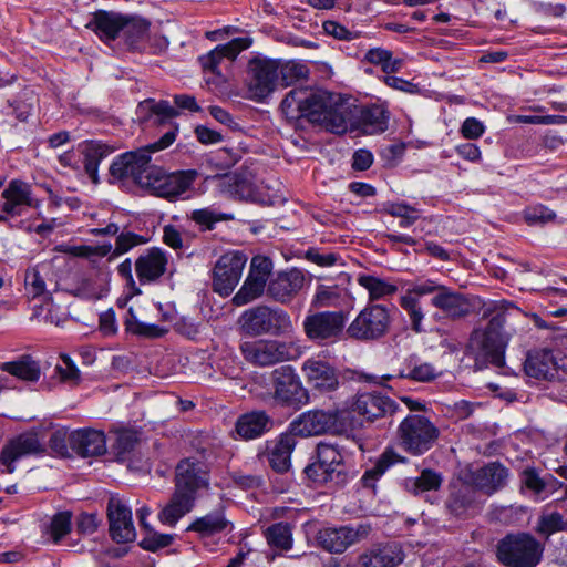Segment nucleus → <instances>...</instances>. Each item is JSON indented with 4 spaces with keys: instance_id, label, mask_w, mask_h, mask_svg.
<instances>
[{
    "instance_id": "69168bd1",
    "label": "nucleus",
    "mask_w": 567,
    "mask_h": 567,
    "mask_svg": "<svg viewBox=\"0 0 567 567\" xmlns=\"http://www.w3.org/2000/svg\"><path fill=\"white\" fill-rule=\"evenodd\" d=\"M62 362L55 367V371L63 382L71 384L80 380V371L68 355H62Z\"/></svg>"
},
{
    "instance_id": "4468645a",
    "label": "nucleus",
    "mask_w": 567,
    "mask_h": 567,
    "mask_svg": "<svg viewBox=\"0 0 567 567\" xmlns=\"http://www.w3.org/2000/svg\"><path fill=\"white\" fill-rule=\"evenodd\" d=\"M339 410H312L300 414L291 423L292 434L303 437L321 435L334 431L340 422Z\"/></svg>"
},
{
    "instance_id": "3c124183",
    "label": "nucleus",
    "mask_w": 567,
    "mask_h": 567,
    "mask_svg": "<svg viewBox=\"0 0 567 567\" xmlns=\"http://www.w3.org/2000/svg\"><path fill=\"white\" fill-rule=\"evenodd\" d=\"M439 375L436 369L430 363H420L406 369H401L398 373L400 379H411L417 382H429Z\"/></svg>"
},
{
    "instance_id": "ea45409f",
    "label": "nucleus",
    "mask_w": 567,
    "mask_h": 567,
    "mask_svg": "<svg viewBox=\"0 0 567 567\" xmlns=\"http://www.w3.org/2000/svg\"><path fill=\"white\" fill-rule=\"evenodd\" d=\"M305 474L315 484H327L333 482L336 484H343L347 481L344 471L333 470L327 465L321 464L318 458L305 467Z\"/></svg>"
},
{
    "instance_id": "c756f323",
    "label": "nucleus",
    "mask_w": 567,
    "mask_h": 567,
    "mask_svg": "<svg viewBox=\"0 0 567 567\" xmlns=\"http://www.w3.org/2000/svg\"><path fill=\"white\" fill-rule=\"evenodd\" d=\"M272 426L270 416L264 411H252L240 415L236 422V432L244 440H254Z\"/></svg>"
},
{
    "instance_id": "4d7b16f0",
    "label": "nucleus",
    "mask_w": 567,
    "mask_h": 567,
    "mask_svg": "<svg viewBox=\"0 0 567 567\" xmlns=\"http://www.w3.org/2000/svg\"><path fill=\"white\" fill-rule=\"evenodd\" d=\"M137 436L130 431L121 432L113 445L114 453L118 461H126L135 449Z\"/></svg>"
},
{
    "instance_id": "a211bd4d",
    "label": "nucleus",
    "mask_w": 567,
    "mask_h": 567,
    "mask_svg": "<svg viewBox=\"0 0 567 567\" xmlns=\"http://www.w3.org/2000/svg\"><path fill=\"white\" fill-rule=\"evenodd\" d=\"M110 534L116 543H130L135 539L136 532L132 520V511L121 498L112 496L107 503Z\"/></svg>"
},
{
    "instance_id": "79ce46f5",
    "label": "nucleus",
    "mask_w": 567,
    "mask_h": 567,
    "mask_svg": "<svg viewBox=\"0 0 567 567\" xmlns=\"http://www.w3.org/2000/svg\"><path fill=\"white\" fill-rule=\"evenodd\" d=\"M124 324L127 332L145 338H161L168 331L158 324L141 321L133 308L127 310Z\"/></svg>"
},
{
    "instance_id": "f257e3e1",
    "label": "nucleus",
    "mask_w": 567,
    "mask_h": 567,
    "mask_svg": "<svg viewBox=\"0 0 567 567\" xmlns=\"http://www.w3.org/2000/svg\"><path fill=\"white\" fill-rule=\"evenodd\" d=\"M114 179H132L142 188L168 200L188 197L193 184L198 177L195 169L166 173L162 167L151 164L147 150L126 152L117 156L110 166Z\"/></svg>"
},
{
    "instance_id": "9d476101",
    "label": "nucleus",
    "mask_w": 567,
    "mask_h": 567,
    "mask_svg": "<svg viewBox=\"0 0 567 567\" xmlns=\"http://www.w3.org/2000/svg\"><path fill=\"white\" fill-rule=\"evenodd\" d=\"M391 324L390 310L383 305H368L348 326L349 338L358 341H374L384 337Z\"/></svg>"
},
{
    "instance_id": "39448f33",
    "label": "nucleus",
    "mask_w": 567,
    "mask_h": 567,
    "mask_svg": "<svg viewBox=\"0 0 567 567\" xmlns=\"http://www.w3.org/2000/svg\"><path fill=\"white\" fill-rule=\"evenodd\" d=\"M336 95L313 91L309 87L292 89L280 104L281 112L289 121L306 118L311 123L320 124L324 121L326 112Z\"/></svg>"
},
{
    "instance_id": "393cba45",
    "label": "nucleus",
    "mask_w": 567,
    "mask_h": 567,
    "mask_svg": "<svg viewBox=\"0 0 567 567\" xmlns=\"http://www.w3.org/2000/svg\"><path fill=\"white\" fill-rule=\"evenodd\" d=\"M352 410L365 421L373 422L394 411V402L388 396L378 393H361L353 404Z\"/></svg>"
},
{
    "instance_id": "4c0bfd02",
    "label": "nucleus",
    "mask_w": 567,
    "mask_h": 567,
    "mask_svg": "<svg viewBox=\"0 0 567 567\" xmlns=\"http://www.w3.org/2000/svg\"><path fill=\"white\" fill-rule=\"evenodd\" d=\"M237 192L241 196L247 197L252 202L260 203L262 205H275L281 200V196L271 186L261 182L259 185H255L249 181L243 179L236 184Z\"/></svg>"
},
{
    "instance_id": "37998d69",
    "label": "nucleus",
    "mask_w": 567,
    "mask_h": 567,
    "mask_svg": "<svg viewBox=\"0 0 567 567\" xmlns=\"http://www.w3.org/2000/svg\"><path fill=\"white\" fill-rule=\"evenodd\" d=\"M348 299L346 289L338 286H319L315 295L313 305L318 308L340 307Z\"/></svg>"
},
{
    "instance_id": "7ed1b4c3",
    "label": "nucleus",
    "mask_w": 567,
    "mask_h": 567,
    "mask_svg": "<svg viewBox=\"0 0 567 567\" xmlns=\"http://www.w3.org/2000/svg\"><path fill=\"white\" fill-rule=\"evenodd\" d=\"M241 336L257 338L261 336H290L295 328L287 311L265 305L246 309L237 320Z\"/></svg>"
},
{
    "instance_id": "1a4fd4ad",
    "label": "nucleus",
    "mask_w": 567,
    "mask_h": 567,
    "mask_svg": "<svg viewBox=\"0 0 567 567\" xmlns=\"http://www.w3.org/2000/svg\"><path fill=\"white\" fill-rule=\"evenodd\" d=\"M239 348L245 360L258 367L296 360L300 355L299 348L293 342L276 339L244 341Z\"/></svg>"
},
{
    "instance_id": "6e6d98bb",
    "label": "nucleus",
    "mask_w": 567,
    "mask_h": 567,
    "mask_svg": "<svg viewBox=\"0 0 567 567\" xmlns=\"http://www.w3.org/2000/svg\"><path fill=\"white\" fill-rule=\"evenodd\" d=\"M317 458L321 464L332 467L333 470H343V456L337 446L328 443H319L317 445Z\"/></svg>"
},
{
    "instance_id": "f03ea898",
    "label": "nucleus",
    "mask_w": 567,
    "mask_h": 567,
    "mask_svg": "<svg viewBox=\"0 0 567 567\" xmlns=\"http://www.w3.org/2000/svg\"><path fill=\"white\" fill-rule=\"evenodd\" d=\"M208 465L197 457H187L176 466L175 491L167 505L158 514V519L168 526L189 513L200 489L208 488Z\"/></svg>"
},
{
    "instance_id": "473e14b6",
    "label": "nucleus",
    "mask_w": 567,
    "mask_h": 567,
    "mask_svg": "<svg viewBox=\"0 0 567 567\" xmlns=\"http://www.w3.org/2000/svg\"><path fill=\"white\" fill-rule=\"evenodd\" d=\"M323 116L324 121H321L320 125L332 133L342 134L347 132L349 126H352L353 115L350 107L337 96H334Z\"/></svg>"
},
{
    "instance_id": "ddd939ff",
    "label": "nucleus",
    "mask_w": 567,
    "mask_h": 567,
    "mask_svg": "<svg viewBox=\"0 0 567 567\" xmlns=\"http://www.w3.org/2000/svg\"><path fill=\"white\" fill-rule=\"evenodd\" d=\"M247 257L240 251H228L220 256L213 269V290L221 297L229 296L238 285Z\"/></svg>"
},
{
    "instance_id": "c9c22d12",
    "label": "nucleus",
    "mask_w": 567,
    "mask_h": 567,
    "mask_svg": "<svg viewBox=\"0 0 567 567\" xmlns=\"http://www.w3.org/2000/svg\"><path fill=\"white\" fill-rule=\"evenodd\" d=\"M0 370L25 382H37L41 375L40 364L28 354L0 363Z\"/></svg>"
},
{
    "instance_id": "6e6552de",
    "label": "nucleus",
    "mask_w": 567,
    "mask_h": 567,
    "mask_svg": "<svg viewBox=\"0 0 567 567\" xmlns=\"http://www.w3.org/2000/svg\"><path fill=\"white\" fill-rule=\"evenodd\" d=\"M543 551L542 544L529 534L508 535L497 546V557L507 567H536Z\"/></svg>"
},
{
    "instance_id": "774afa93",
    "label": "nucleus",
    "mask_w": 567,
    "mask_h": 567,
    "mask_svg": "<svg viewBox=\"0 0 567 567\" xmlns=\"http://www.w3.org/2000/svg\"><path fill=\"white\" fill-rule=\"evenodd\" d=\"M306 259L320 267H331L339 261L340 256L334 252H327L316 248H310L306 252Z\"/></svg>"
},
{
    "instance_id": "a18cd8bd",
    "label": "nucleus",
    "mask_w": 567,
    "mask_h": 567,
    "mask_svg": "<svg viewBox=\"0 0 567 567\" xmlns=\"http://www.w3.org/2000/svg\"><path fill=\"white\" fill-rule=\"evenodd\" d=\"M567 528V522L558 512L543 513L535 527L536 533L539 536L548 538L550 535L565 530Z\"/></svg>"
},
{
    "instance_id": "b1692460",
    "label": "nucleus",
    "mask_w": 567,
    "mask_h": 567,
    "mask_svg": "<svg viewBox=\"0 0 567 567\" xmlns=\"http://www.w3.org/2000/svg\"><path fill=\"white\" fill-rule=\"evenodd\" d=\"M432 306L442 310L451 319H461L471 313L474 303L464 295L446 287L439 290L431 299Z\"/></svg>"
},
{
    "instance_id": "aec40b11",
    "label": "nucleus",
    "mask_w": 567,
    "mask_h": 567,
    "mask_svg": "<svg viewBox=\"0 0 567 567\" xmlns=\"http://www.w3.org/2000/svg\"><path fill=\"white\" fill-rule=\"evenodd\" d=\"M168 255L165 250L152 247L145 249L135 260V272L141 285L157 282L166 272Z\"/></svg>"
},
{
    "instance_id": "603ef678",
    "label": "nucleus",
    "mask_w": 567,
    "mask_h": 567,
    "mask_svg": "<svg viewBox=\"0 0 567 567\" xmlns=\"http://www.w3.org/2000/svg\"><path fill=\"white\" fill-rule=\"evenodd\" d=\"M400 306L408 312L412 330L416 333L424 331L422 327L424 312L421 308L420 300L413 299L411 296H402L400 298Z\"/></svg>"
},
{
    "instance_id": "20e7f679",
    "label": "nucleus",
    "mask_w": 567,
    "mask_h": 567,
    "mask_svg": "<svg viewBox=\"0 0 567 567\" xmlns=\"http://www.w3.org/2000/svg\"><path fill=\"white\" fill-rule=\"evenodd\" d=\"M505 316L497 312L492 316L485 329H475L470 338L468 350L476 362L491 363L501 368L504 364V353L507 344L503 332Z\"/></svg>"
},
{
    "instance_id": "c03bdc74",
    "label": "nucleus",
    "mask_w": 567,
    "mask_h": 567,
    "mask_svg": "<svg viewBox=\"0 0 567 567\" xmlns=\"http://www.w3.org/2000/svg\"><path fill=\"white\" fill-rule=\"evenodd\" d=\"M278 61V83L289 86L295 82L306 79L309 74L308 66L298 61Z\"/></svg>"
},
{
    "instance_id": "7c9ffc66",
    "label": "nucleus",
    "mask_w": 567,
    "mask_h": 567,
    "mask_svg": "<svg viewBox=\"0 0 567 567\" xmlns=\"http://www.w3.org/2000/svg\"><path fill=\"white\" fill-rule=\"evenodd\" d=\"M233 529L231 523L225 516L223 506L207 513L204 516L197 517L188 527V532H195L200 537H210L213 535Z\"/></svg>"
},
{
    "instance_id": "09e8293b",
    "label": "nucleus",
    "mask_w": 567,
    "mask_h": 567,
    "mask_svg": "<svg viewBox=\"0 0 567 567\" xmlns=\"http://www.w3.org/2000/svg\"><path fill=\"white\" fill-rule=\"evenodd\" d=\"M141 113L150 111L152 114L157 115L159 121L171 120L178 115V111L169 104L168 101L147 99L138 104Z\"/></svg>"
},
{
    "instance_id": "412c9836",
    "label": "nucleus",
    "mask_w": 567,
    "mask_h": 567,
    "mask_svg": "<svg viewBox=\"0 0 567 567\" xmlns=\"http://www.w3.org/2000/svg\"><path fill=\"white\" fill-rule=\"evenodd\" d=\"M43 451L35 433H23L6 444L0 453V465L2 472L13 473L14 463L28 455L37 454Z\"/></svg>"
},
{
    "instance_id": "bb28decb",
    "label": "nucleus",
    "mask_w": 567,
    "mask_h": 567,
    "mask_svg": "<svg viewBox=\"0 0 567 567\" xmlns=\"http://www.w3.org/2000/svg\"><path fill=\"white\" fill-rule=\"evenodd\" d=\"M559 368L554 352L547 349L529 352L524 364L526 374L536 379H551Z\"/></svg>"
},
{
    "instance_id": "f8f14e48",
    "label": "nucleus",
    "mask_w": 567,
    "mask_h": 567,
    "mask_svg": "<svg viewBox=\"0 0 567 567\" xmlns=\"http://www.w3.org/2000/svg\"><path fill=\"white\" fill-rule=\"evenodd\" d=\"M278 84V61L254 59L248 65L246 97L256 102L269 96Z\"/></svg>"
},
{
    "instance_id": "f704fd0d",
    "label": "nucleus",
    "mask_w": 567,
    "mask_h": 567,
    "mask_svg": "<svg viewBox=\"0 0 567 567\" xmlns=\"http://www.w3.org/2000/svg\"><path fill=\"white\" fill-rule=\"evenodd\" d=\"M84 156V169L94 184L99 183L97 169L100 162L107 157L113 148L99 141H87L81 145Z\"/></svg>"
},
{
    "instance_id": "6ab92c4d",
    "label": "nucleus",
    "mask_w": 567,
    "mask_h": 567,
    "mask_svg": "<svg viewBox=\"0 0 567 567\" xmlns=\"http://www.w3.org/2000/svg\"><path fill=\"white\" fill-rule=\"evenodd\" d=\"M301 370L307 383L321 393L332 392L339 388V377L336 368L324 360L319 358L307 359L302 363Z\"/></svg>"
},
{
    "instance_id": "423d86ee",
    "label": "nucleus",
    "mask_w": 567,
    "mask_h": 567,
    "mask_svg": "<svg viewBox=\"0 0 567 567\" xmlns=\"http://www.w3.org/2000/svg\"><path fill=\"white\" fill-rule=\"evenodd\" d=\"M265 400L279 406L300 409L309 402V394L291 365H281L268 375Z\"/></svg>"
},
{
    "instance_id": "4be33fe9",
    "label": "nucleus",
    "mask_w": 567,
    "mask_h": 567,
    "mask_svg": "<svg viewBox=\"0 0 567 567\" xmlns=\"http://www.w3.org/2000/svg\"><path fill=\"white\" fill-rule=\"evenodd\" d=\"M404 560V551L398 543L371 546L358 558L357 567H398Z\"/></svg>"
},
{
    "instance_id": "338daca9",
    "label": "nucleus",
    "mask_w": 567,
    "mask_h": 567,
    "mask_svg": "<svg viewBox=\"0 0 567 567\" xmlns=\"http://www.w3.org/2000/svg\"><path fill=\"white\" fill-rule=\"evenodd\" d=\"M143 243V237L131 231L121 233L116 238L114 255H123Z\"/></svg>"
},
{
    "instance_id": "8fccbe9b",
    "label": "nucleus",
    "mask_w": 567,
    "mask_h": 567,
    "mask_svg": "<svg viewBox=\"0 0 567 567\" xmlns=\"http://www.w3.org/2000/svg\"><path fill=\"white\" fill-rule=\"evenodd\" d=\"M265 288L266 287L261 286V284L246 278L240 289L233 297L231 301L237 307L245 306L261 297Z\"/></svg>"
},
{
    "instance_id": "680f3d73",
    "label": "nucleus",
    "mask_w": 567,
    "mask_h": 567,
    "mask_svg": "<svg viewBox=\"0 0 567 567\" xmlns=\"http://www.w3.org/2000/svg\"><path fill=\"white\" fill-rule=\"evenodd\" d=\"M391 463L386 460L385 454L374 464L373 467L367 470L361 477V483L367 488H374L377 481L386 472Z\"/></svg>"
},
{
    "instance_id": "e433bc0d",
    "label": "nucleus",
    "mask_w": 567,
    "mask_h": 567,
    "mask_svg": "<svg viewBox=\"0 0 567 567\" xmlns=\"http://www.w3.org/2000/svg\"><path fill=\"white\" fill-rule=\"evenodd\" d=\"M292 528L291 524L287 522H279L265 528L262 535L269 547L281 554L292 548Z\"/></svg>"
},
{
    "instance_id": "864d4df0",
    "label": "nucleus",
    "mask_w": 567,
    "mask_h": 567,
    "mask_svg": "<svg viewBox=\"0 0 567 567\" xmlns=\"http://www.w3.org/2000/svg\"><path fill=\"white\" fill-rule=\"evenodd\" d=\"M24 287L27 293L32 298L41 297L48 293L41 268L33 267L25 271Z\"/></svg>"
},
{
    "instance_id": "13d9d810",
    "label": "nucleus",
    "mask_w": 567,
    "mask_h": 567,
    "mask_svg": "<svg viewBox=\"0 0 567 567\" xmlns=\"http://www.w3.org/2000/svg\"><path fill=\"white\" fill-rule=\"evenodd\" d=\"M174 540L172 534H161L153 529H146V535L140 543V546L148 551H157L168 547Z\"/></svg>"
},
{
    "instance_id": "dca6fc26",
    "label": "nucleus",
    "mask_w": 567,
    "mask_h": 567,
    "mask_svg": "<svg viewBox=\"0 0 567 567\" xmlns=\"http://www.w3.org/2000/svg\"><path fill=\"white\" fill-rule=\"evenodd\" d=\"M251 43L252 40L248 37L233 39L228 43L217 45L207 54L199 56V63L205 72L221 76L223 68L228 66Z\"/></svg>"
},
{
    "instance_id": "2f4dec72",
    "label": "nucleus",
    "mask_w": 567,
    "mask_h": 567,
    "mask_svg": "<svg viewBox=\"0 0 567 567\" xmlns=\"http://www.w3.org/2000/svg\"><path fill=\"white\" fill-rule=\"evenodd\" d=\"M508 478V470L501 463H489L476 472V485L486 494L491 495L503 488Z\"/></svg>"
},
{
    "instance_id": "0eeeda50",
    "label": "nucleus",
    "mask_w": 567,
    "mask_h": 567,
    "mask_svg": "<svg viewBox=\"0 0 567 567\" xmlns=\"http://www.w3.org/2000/svg\"><path fill=\"white\" fill-rule=\"evenodd\" d=\"M440 430L421 414H409L398 427V444L406 453L420 456L433 447Z\"/></svg>"
},
{
    "instance_id": "72a5a7b5",
    "label": "nucleus",
    "mask_w": 567,
    "mask_h": 567,
    "mask_svg": "<svg viewBox=\"0 0 567 567\" xmlns=\"http://www.w3.org/2000/svg\"><path fill=\"white\" fill-rule=\"evenodd\" d=\"M389 112L382 105L362 107L358 115V128L365 134L383 133L388 128Z\"/></svg>"
},
{
    "instance_id": "de8ad7c7",
    "label": "nucleus",
    "mask_w": 567,
    "mask_h": 567,
    "mask_svg": "<svg viewBox=\"0 0 567 567\" xmlns=\"http://www.w3.org/2000/svg\"><path fill=\"white\" fill-rule=\"evenodd\" d=\"M71 519L72 513L69 511L59 512L52 516L50 525L48 526V534L54 544L60 543V540L71 532Z\"/></svg>"
},
{
    "instance_id": "9b49d317",
    "label": "nucleus",
    "mask_w": 567,
    "mask_h": 567,
    "mask_svg": "<svg viewBox=\"0 0 567 567\" xmlns=\"http://www.w3.org/2000/svg\"><path fill=\"white\" fill-rule=\"evenodd\" d=\"M372 528L370 524L358 523L340 527H323L316 535L317 545L331 554H342L350 546L368 538Z\"/></svg>"
},
{
    "instance_id": "58836bf2",
    "label": "nucleus",
    "mask_w": 567,
    "mask_h": 567,
    "mask_svg": "<svg viewBox=\"0 0 567 567\" xmlns=\"http://www.w3.org/2000/svg\"><path fill=\"white\" fill-rule=\"evenodd\" d=\"M357 281L369 292L370 300L386 299L398 291L394 282L371 275H360Z\"/></svg>"
},
{
    "instance_id": "c85d7f7f",
    "label": "nucleus",
    "mask_w": 567,
    "mask_h": 567,
    "mask_svg": "<svg viewBox=\"0 0 567 567\" xmlns=\"http://www.w3.org/2000/svg\"><path fill=\"white\" fill-rule=\"evenodd\" d=\"M87 27L104 42L113 41L125 29V16L115 12L97 11Z\"/></svg>"
},
{
    "instance_id": "bf43d9fd",
    "label": "nucleus",
    "mask_w": 567,
    "mask_h": 567,
    "mask_svg": "<svg viewBox=\"0 0 567 567\" xmlns=\"http://www.w3.org/2000/svg\"><path fill=\"white\" fill-rule=\"evenodd\" d=\"M522 488L530 491L534 495H540L546 489V482L534 467H526L520 473Z\"/></svg>"
},
{
    "instance_id": "052dcab7",
    "label": "nucleus",
    "mask_w": 567,
    "mask_h": 567,
    "mask_svg": "<svg viewBox=\"0 0 567 567\" xmlns=\"http://www.w3.org/2000/svg\"><path fill=\"white\" fill-rule=\"evenodd\" d=\"M148 27V22L144 19L125 17V29L122 33L133 43L147 33Z\"/></svg>"
},
{
    "instance_id": "49530a36",
    "label": "nucleus",
    "mask_w": 567,
    "mask_h": 567,
    "mask_svg": "<svg viewBox=\"0 0 567 567\" xmlns=\"http://www.w3.org/2000/svg\"><path fill=\"white\" fill-rule=\"evenodd\" d=\"M190 219L199 227H202V229L210 230L217 223L233 219V216L229 214L219 213L213 207H205L193 210L190 214Z\"/></svg>"
},
{
    "instance_id": "a878e982",
    "label": "nucleus",
    "mask_w": 567,
    "mask_h": 567,
    "mask_svg": "<svg viewBox=\"0 0 567 567\" xmlns=\"http://www.w3.org/2000/svg\"><path fill=\"white\" fill-rule=\"evenodd\" d=\"M70 446L82 457L99 456L106 451V440L101 431L78 430L71 434Z\"/></svg>"
},
{
    "instance_id": "0e129e2a",
    "label": "nucleus",
    "mask_w": 567,
    "mask_h": 567,
    "mask_svg": "<svg viewBox=\"0 0 567 567\" xmlns=\"http://www.w3.org/2000/svg\"><path fill=\"white\" fill-rule=\"evenodd\" d=\"M555 218V213L549 208L538 205L524 212V219L528 225L545 224Z\"/></svg>"
},
{
    "instance_id": "a19ab883",
    "label": "nucleus",
    "mask_w": 567,
    "mask_h": 567,
    "mask_svg": "<svg viewBox=\"0 0 567 567\" xmlns=\"http://www.w3.org/2000/svg\"><path fill=\"white\" fill-rule=\"evenodd\" d=\"M443 482L441 473L425 468L420 476L405 480V488L414 495H421L425 492L437 491Z\"/></svg>"
},
{
    "instance_id": "5fc2aeb1",
    "label": "nucleus",
    "mask_w": 567,
    "mask_h": 567,
    "mask_svg": "<svg viewBox=\"0 0 567 567\" xmlns=\"http://www.w3.org/2000/svg\"><path fill=\"white\" fill-rule=\"evenodd\" d=\"M272 270V261L265 256H255L251 259L247 278L266 287Z\"/></svg>"
},
{
    "instance_id": "2eb2a0df",
    "label": "nucleus",
    "mask_w": 567,
    "mask_h": 567,
    "mask_svg": "<svg viewBox=\"0 0 567 567\" xmlns=\"http://www.w3.org/2000/svg\"><path fill=\"white\" fill-rule=\"evenodd\" d=\"M346 317L342 311H323L309 315L303 320L306 336L316 342L336 338L343 329Z\"/></svg>"
},
{
    "instance_id": "e2e57ef3",
    "label": "nucleus",
    "mask_w": 567,
    "mask_h": 567,
    "mask_svg": "<svg viewBox=\"0 0 567 567\" xmlns=\"http://www.w3.org/2000/svg\"><path fill=\"white\" fill-rule=\"evenodd\" d=\"M471 491H458L457 493L451 495L447 502V507L452 514H454L455 516H461L471 506Z\"/></svg>"
},
{
    "instance_id": "cd10ccee",
    "label": "nucleus",
    "mask_w": 567,
    "mask_h": 567,
    "mask_svg": "<svg viewBox=\"0 0 567 567\" xmlns=\"http://www.w3.org/2000/svg\"><path fill=\"white\" fill-rule=\"evenodd\" d=\"M296 446L292 433H285L268 444V462L272 470L285 473L290 468L291 453Z\"/></svg>"
},
{
    "instance_id": "f3484780",
    "label": "nucleus",
    "mask_w": 567,
    "mask_h": 567,
    "mask_svg": "<svg viewBox=\"0 0 567 567\" xmlns=\"http://www.w3.org/2000/svg\"><path fill=\"white\" fill-rule=\"evenodd\" d=\"M3 204L2 213L10 217H18L24 213V209L35 208L40 205V200L32 194L30 184L22 179H12L1 194Z\"/></svg>"
},
{
    "instance_id": "5701e85b",
    "label": "nucleus",
    "mask_w": 567,
    "mask_h": 567,
    "mask_svg": "<svg viewBox=\"0 0 567 567\" xmlns=\"http://www.w3.org/2000/svg\"><path fill=\"white\" fill-rule=\"evenodd\" d=\"M305 286L301 270L293 268L280 272L268 285L269 296L278 302H289Z\"/></svg>"
}]
</instances>
